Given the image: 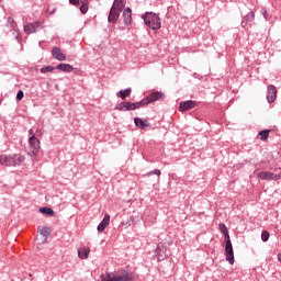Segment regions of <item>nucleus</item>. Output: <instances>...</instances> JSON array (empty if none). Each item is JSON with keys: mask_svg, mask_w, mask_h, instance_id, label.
<instances>
[{"mask_svg": "<svg viewBox=\"0 0 281 281\" xmlns=\"http://www.w3.org/2000/svg\"><path fill=\"white\" fill-rule=\"evenodd\" d=\"M135 273L130 272L128 270H119L116 272H108L101 274V281H134Z\"/></svg>", "mask_w": 281, "mask_h": 281, "instance_id": "nucleus-1", "label": "nucleus"}, {"mask_svg": "<svg viewBox=\"0 0 281 281\" xmlns=\"http://www.w3.org/2000/svg\"><path fill=\"white\" fill-rule=\"evenodd\" d=\"M142 19L145 25H147V27H149L150 30H161V19H159V15H157L156 13L146 12L142 15Z\"/></svg>", "mask_w": 281, "mask_h": 281, "instance_id": "nucleus-2", "label": "nucleus"}, {"mask_svg": "<svg viewBox=\"0 0 281 281\" xmlns=\"http://www.w3.org/2000/svg\"><path fill=\"white\" fill-rule=\"evenodd\" d=\"M25 161V156L21 155H2V166H21Z\"/></svg>", "mask_w": 281, "mask_h": 281, "instance_id": "nucleus-3", "label": "nucleus"}, {"mask_svg": "<svg viewBox=\"0 0 281 281\" xmlns=\"http://www.w3.org/2000/svg\"><path fill=\"white\" fill-rule=\"evenodd\" d=\"M159 100H164V92H153L147 98L140 101V106H146L148 104H151V102H157Z\"/></svg>", "mask_w": 281, "mask_h": 281, "instance_id": "nucleus-4", "label": "nucleus"}, {"mask_svg": "<svg viewBox=\"0 0 281 281\" xmlns=\"http://www.w3.org/2000/svg\"><path fill=\"white\" fill-rule=\"evenodd\" d=\"M142 105V101L139 102H122L119 103L115 109L116 111H135V109H140Z\"/></svg>", "mask_w": 281, "mask_h": 281, "instance_id": "nucleus-5", "label": "nucleus"}, {"mask_svg": "<svg viewBox=\"0 0 281 281\" xmlns=\"http://www.w3.org/2000/svg\"><path fill=\"white\" fill-rule=\"evenodd\" d=\"M261 181H278L281 179V175L273 173L271 171H261L257 175Z\"/></svg>", "mask_w": 281, "mask_h": 281, "instance_id": "nucleus-6", "label": "nucleus"}, {"mask_svg": "<svg viewBox=\"0 0 281 281\" xmlns=\"http://www.w3.org/2000/svg\"><path fill=\"white\" fill-rule=\"evenodd\" d=\"M29 145L32 155L36 157V155H38V150H41V140L36 138V135H33L29 138Z\"/></svg>", "mask_w": 281, "mask_h": 281, "instance_id": "nucleus-7", "label": "nucleus"}, {"mask_svg": "<svg viewBox=\"0 0 281 281\" xmlns=\"http://www.w3.org/2000/svg\"><path fill=\"white\" fill-rule=\"evenodd\" d=\"M41 30H43V22L41 21L27 23L24 25L25 34H34L35 32H38Z\"/></svg>", "mask_w": 281, "mask_h": 281, "instance_id": "nucleus-8", "label": "nucleus"}, {"mask_svg": "<svg viewBox=\"0 0 281 281\" xmlns=\"http://www.w3.org/2000/svg\"><path fill=\"white\" fill-rule=\"evenodd\" d=\"M225 240H226V246H225L226 260L227 262H229V265H234V247L232 246V240L229 238Z\"/></svg>", "mask_w": 281, "mask_h": 281, "instance_id": "nucleus-9", "label": "nucleus"}, {"mask_svg": "<svg viewBox=\"0 0 281 281\" xmlns=\"http://www.w3.org/2000/svg\"><path fill=\"white\" fill-rule=\"evenodd\" d=\"M7 27H10L11 32H13L14 38L19 41V36H21V34L19 33V26L16 25L14 18L9 16L7 19Z\"/></svg>", "mask_w": 281, "mask_h": 281, "instance_id": "nucleus-10", "label": "nucleus"}, {"mask_svg": "<svg viewBox=\"0 0 281 281\" xmlns=\"http://www.w3.org/2000/svg\"><path fill=\"white\" fill-rule=\"evenodd\" d=\"M276 98H278V90L276 89V86H268L267 100L269 104L276 102Z\"/></svg>", "mask_w": 281, "mask_h": 281, "instance_id": "nucleus-11", "label": "nucleus"}, {"mask_svg": "<svg viewBox=\"0 0 281 281\" xmlns=\"http://www.w3.org/2000/svg\"><path fill=\"white\" fill-rule=\"evenodd\" d=\"M52 56L55 60H67V55L64 54L63 50H60V47H53L52 49Z\"/></svg>", "mask_w": 281, "mask_h": 281, "instance_id": "nucleus-12", "label": "nucleus"}, {"mask_svg": "<svg viewBox=\"0 0 281 281\" xmlns=\"http://www.w3.org/2000/svg\"><path fill=\"white\" fill-rule=\"evenodd\" d=\"M110 223H111V215L105 214L104 218L100 222V224L97 227L99 234H102V232H104L106 227H109Z\"/></svg>", "mask_w": 281, "mask_h": 281, "instance_id": "nucleus-13", "label": "nucleus"}, {"mask_svg": "<svg viewBox=\"0 0 281 281\" xmlns=\"http://www.w3.org/2000/svg\"><path fill=\"white\" fill-rule=\"evenodd\" d=\"M122 11L115 9V8H111L109 16H108V21L109 23H117V20L120 19V14Z\"/></svg>", "mask_w": 281, "mask_h": 281, "instance_id": "nucleus-14", "label": "nucleus"}, {"mask_svg": "<svg viewBox=\"0 0 281 281\" xmlns=\"http://www.w3.org/2000/svg\"><path fill=\"white\" fill-rule=\"evenodd\" d=\"M255 19L256 13H254V11H250L246 16H244L241 21V27H247V25H251Z\"/></svg>", "mask_w": 281, "mask_h": 281, "instance_id": "nucleus-15", "label": "nucleus"}, {"mask_svg": "<svg viewBox=\"0 0 281 281\" xmlns=\"http://www.w3.org/2000/svg\"><path fill=\"white\" fill-rule=\"evenodd\" d=\"M194 106H196L195 101H183L179 105V111L183 113L184 111H190V109H194Z\"/></svg>", "mask_w": 281, "mask_h": 281, "instance_id": "nucleus-16", "label": "nucleus"}, {"mask_svg": "<svg viewBox=\"0 0 281 281\" xmlns=\"http://www.w3.org/2000/svg\"><path fill=\"white\" fill-rule=\"evenodd\" d=\"M123 21L125 25H131V22L133 21V11L131 8H126L123 11Z\"/></svg>", "mask_w": 281, "mask_h": 281, "instance_id": "nucleus-17", "label": "nucleus"}, {"mask_svg": "<svg viewBox=\"0 0 281 281\" xmlns=\"http://www.w3.org/2000/svg\"><path fill=\"white\" fill-rule=\"evenodd\" d=\"M56 69H59V71H65L66 74H71V71H74V66L70 64H58Z\"/></svg>", "mask_w": 281, "mask_h": 281, "instance_id": "nucleus-18", "label": "nucleus"}, {"mask_svg": "<svg viewBox=\"0 0 281 281\" xmlns=\"http://www.w3.org/2000/svg\"><path fill=\"white\" fill-rule=\"evenodd\" d=\"M125 7H126V0H114L112 5L114 10H119L120 12H122V10H124Z\"/></svg>", "mask_w": 281, "mask_h": 281, "instance_id": "nucleus-19", "label": "nucleus"}, {"mask_svg": "<svg viewBox=\"0 0 281 281\" xmlns=\"http://www.w3.org/2000/svg\"><path fill=\"white\" fill-rule=\"evenodd\" d=\"M133 89L127 88L125 90H120L116 95L120 97L121 100H126V98L131 97Z\"/></svg>", "mask_w": 281, "mask_h": 281, "instance_id": "nucleus-20", "label": "nucleus"}, {"mask_svg": "<svg viewBox=\"0 0 281 281\" xmlns=\"http://www.w3.org/2000/svg\"><path fill=\"white\" fill-rule=\"evenodd\" d=\"M37 229H38L41 236H43L45 238V240H47V238H49V235L52 234V229H49L48 227H43V226H40Z\"/></svg>", "mask_w": 281, "mask_h": 281, "instance_id": "nucleus-21", "label": "nucleus"}, {"mask_svg": "<svg viewBox=\"0 0 281 281\" xmlns=\"http://www.w3.org/2000/svg\"><path fill=\"white\" fill-rule=\"evenodd\" d=\"M89 251L90 249L87 247L78 249L79 258H81V260H87L89 258Z\"/></svg>", "mask_w": 281, "mask_h": 281, "instance_id": "nucleus-22", "label": "nucleus"}, {"mask_svg": "<svg viewBox=\"0 0 281 281\" xmlns=\"http://www.w3.org/2000/svg\"><path fill=\"white\" fill-rule=\"evenodd\" d=\"M134 124H135V126H137V128H142V130H144V128H146V126H148V124H146V121H144L139 117L134 119Z\"/></svg>", "mask_w": 281, "mask_h": 281, "instance_id": "nucleus-23", "label": "nucleus"}, {"mask_svg": "<svg viewBox=\"0 0 281 281\" xmlns=\"http://www.w3.org/2000/svg\"><path fill=\"white\" fill-rule=\"evenodd\" d=\"M220 229H221L222 234H224L225 240L229 239V233L227 232V226H225V224L221 223Z\"/></svg>", "mask_w": 281, "mask_h": 281, "instance_id": "nucleus-24", "label": "nucleus"}, {"mask_svg": "<svg viewBox=\"0 0 281 281\" xmlns=\"http://www.w3.org/2000/svg\"><path fill=\"white\" fill-rule=\"evenodd\" d=\"M56 68L54 66H44L40 69L41 74H50Z\"/></svg>", "mask_w": 281, "mask_h": 281, "instance_id": "nucleus-25", "label": "nucleus"}, {"mask_svg": "<svg viewBox=\"0 0 281 281\" xmlns=\"http://www.w3.org/2000/svg\"><path fill=\"white\" fill-rule=\"evenodd\" d=\"M40 212L41 214H46L47 216H52L54 214V210L49 207H41Z\"/></svg>", "mask_w": 281, "mask_h": 281, "instance_id": "nucleus-26", "label": "nucleus"}, {"mask_svg": "<svg viewBox=\"0 0 281 281\" xmlns=\"http://www.w3.org/2000/svg\"><path fill=\"white\" fill-rule=\"evenodd\" d=\"M259 135L262 140L269 139V131L268 130H263V131L259 132Z\"/></svg>", "mask_w": 281, "mask_h": 281, "instance_id": "nucleus-27", "label": "nucleus"}, {"mask_svg": "<svg viewBox=\"0 0 281 281\" xmlns=\"http://www.w3.org/2000/svg\"><path fill=\"white\" fill-rule=\"evenodd\" d=\"M80 12L81 14H87V12H89V5L87 3H82L80 5Z\"/></svg>", "mask_w": 281, "mask_h": 281, "instance_id": "nucleus-28", "label": "nucleus"}, {"mask_svg": "<svg viewBox=\"0 0 281 281\" xmlns=\"http://www.w3.org/2000/svg\"><path fill=\"white\" fill-rule=\"evenodd\" d=\"M261 240H262L263 243H267V240H269V232L263 231V232L261 233Z\"/></svg>", "mask_w": 281, "mask_h": 281, "instance_id": "nucleus-29", "label": "nucleus"}, {"mask_svg": "<svg viewBox=\"0 0 281 281\" xmlns=\"http://www.w3.org/2000/svg\"><path fill=\"white\" fill-rule=\"evenodd\" d=\"M147 175H148V177H150L153 175H157V177H160L161 176V170L156 169V170L149 171Z\"/></svg>", "mask_w": 281, "mask_h": 281, "instance_id": "nucleus-30", "label": "nucleus"}, {"mask_svg": "<svg viewBox=\"0 0 281 281\" xmlns=\"http://www.w3.org/2000/svg\"><path fill=\"white\" fill-rule=\"evenodd\" d=\"M23 98H24L23 90H19L18 94H16V100L21 101V100H23Z\"/></svg>", "mask_w": 281, "mask_h": 281, "instance_id": "nucleus-31", "label": "nucleus"}, {"mask_svg": "<svg viewBox=\"0 0 281 281\" xmlns=\"http://www.w3.org/2000/svg\"><path fill=\"white\" fill-rule=\"evenodd\" d=\"M71 5H80V0H69Z\"/></svg>", "mask_w": 281, "mask_h": 281, "instance_id": "nucleus-32", "label": "nucleus"}, {"mask_svg": "<svg viewBox=\"0 0 281 281\" xmlns=\"http://www.w3.org/2000/svg\"><path fill=\"white\" fill-rule=\"evenodd\" d=\"M261 14L263 15V19L267 20V9H261Z\"/></svg>", "mask_w": 281, "mask_h": 281, "instance_id": "nucleus-33", "label": "nucleus"}, {"mask_svg": "<svg viewBox=\"0 0 281 281\" xmlns=\"http://www.w3.org/2000/svg\"><path fill=\"white\" fill-rule=\"evenodd\" d=\"M29 134L32 135V137H33L34 131H33V130H30V131H29Z\"/></svg>", "mask_w": 281, "mask_h": 281, "instance_id": "nucleus-34", "label": "nucleus"}, {"mask_svg": "<svg viewBox=\"0 0 281 281\" xmlns=\"http://www.w3.org/2000/svg\"><path fill=\"white\" fill-rule=\"evenodd\" d=\"M278 260L281 262V254L278 255Z\"/></svg>", "mask_w": 281, "mask_h": 281, "instance_id": "nucleus-35", "label": "nucleus"}]
</instances>
